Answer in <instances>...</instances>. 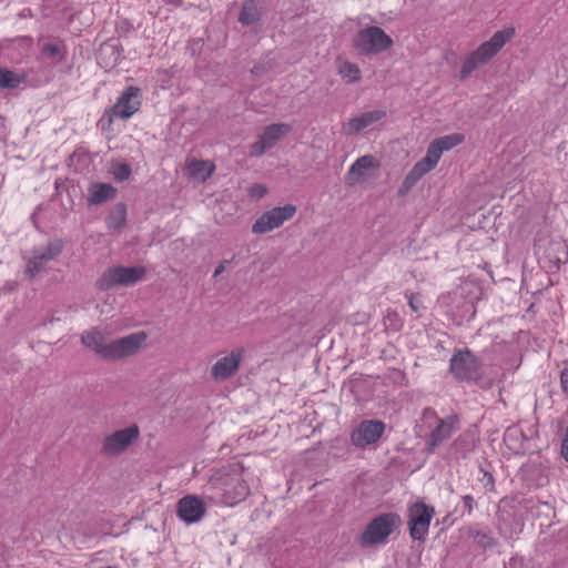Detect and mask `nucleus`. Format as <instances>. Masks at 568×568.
I'll use <instances>...</instances> for the list:
<instances>
[{
  "instance_id": "obj_10",
  "label": "nucleus",
  "mask_w": 568,
  "mask_h": 568,
  "mask_svg": "<svg viewBox=\"0 0 568 568\" xmlns=\"http://www.w3.org/2000/svg\"><path fill=\"white\" fill-rule=\"evenodd\" d=\"M140 108L141 89L130 85L121 93L110 110L105 112L104 116L108 115V124L110 125L113 121V116L128 120L138 112Z\"/></svg>"
},
{
  "instance_id": "obj_11",
  "label": "nucleus",
  "mask_w": 568,
  "mask_h": 568,
  "mask_svg": "<svg viewBox=\"0 0 568 568\" xmlns=\"http://www.w3.org/2000/svg\"><path fill=\"white\" fill-rule=\"evenodd\" d=\"M296 207L292 204L277 206L264 212L252 225V232L264 234L280 227L285 221L294 216Z\"/></svg>"
},
{
  "instance_id": "obj_26",
  "label": "nucleus",
  "mask_w": 568,
  "mask_h": 568,
  "mask_svg": "<svg viewBox=\"0 0 568 568\" xmlns=\"http://www.w3.org/2000/svg\"><path fill=\"white\" fill-rule=\"evenodd\" d=\"M434 168L427 163L424 159L418 161L413 169L405 176L403 186L406 189H410L414 186L426 173H428Z\"/></svg>"
},
{
  "instance_id": "obj_28",
  "label": "nucleus",
  "mask_w": 568,
  "mask_h": 568,
  "mask_svg": "<svg viewBox=\"0 0 568 568\" xmlns=\"http://www.w3.org/2000/svg\"><path fill=\"white\" fill-rule=\"evenodd\" d=\"M24 81V77L6 68H0V88L17 89Z\"/></svg>"
},
{
  "instance_id": "obj_22",
  "label": "nucleus",
  "mask_w": 568,
  "mask_h": 568,
  "mask_svg": "<svg viewBox=\"0 0 568 568\" xmlns=\"http://www.w3.org/2000/svg\"><path fill=\"white\" fill-rule=\"evenodd\" d=\"M476 439L471 432L462 433L452 444L450 450L457 458H466L475 448Z\"/></svg>"
},
{
  "instance_id": "obj_20",
  "label": "nucleus",
  "mask_w": 568,
  "mask_h": 568,
  "mask_svg": "<svg viewBox=\"0 0 568 568\" xmlns=\"http://www.w3.org/2000/svg\"><path fill=\"white\" fill-rule=\"evenodd\" d=\"M116 189L109 183H94L89 187L88 204L99 205L114 199Z\"/></svg>"
},
{
  "instance_id": "obj_27",
  "label": "nucleus",
  "mask_w": 568,
  "mask_h": 568,
  "mask_svg": "<svg viewBox=\"0 0 568 568\" xmlns=\"http://www.w3.org/2000/svg\"><path fill=\"white\" fill-rule=\"evenodd\" d=\"M214 169L212 163L205 161H193L187 165L190 176L202 182L213 174Z\"/></svg>"
},
{
  "instance_id": "obj_12",
  "label": "nucleus",
  "mask_w": 568,
  "mask_h": 568,
  "mask_svg": "<svg viewBox=\"0 0 568 568\" xmlns=\"http://www.w3.org/2000/svg\"><path fill=\"white\" fill-rule=\"evenodd\" d=\"M386 425L378 419H365L351 433V442L358 448L374 445L382 437Z\"/></svg>"
},
{
  "instance_id": "obj_32",
  "label": "nucleus",
  "mask_w": 568,
  "mask_h": 568,
  "mask_svg": "<svg viewBox=\"0 0 568 568\" xmlns=\"http://www.w3.org/2000/svg\"><path fill=\"white\" fill-rule=\"evenodd\" d=\"M470 536L474 541L483 549L493 548L496 546V539L487 531L473 530Z\"/></svg>"
},
{
  "instance_id": "obj_36",
  "label": "nucleus",
  "mask_w": 568,
  "mask_h": 568,
  "mask_svg": "<svg viewBox=\"0 0 568 568\" xmlns=\"http://www.w3.org/2000/svg\"><path fill=\"white\" fill-rule=\"evenodd\" d=\"M405 297L407 298L408 305L413 312L417 313L423 308V304L418 294L406 292Z\"/></svg>"
},
{
  "instance_id": "obj_30",
  "label": "nucleus",
  "mask_w": 568,
  "mask_h": 568,
  "mask_svg": "<svg viewBox=\"0 0 568 568\" xmlns=\"http://www.w3.org/2000/svg\"><path fill=\"white\" fill-rule=\"evenodd\" d=\"M434 141L439 146L442 152H444V151H448V150L453 149L454 146H457L460 143H463L464 135L460 133H453V134H448V135L435 139Z\"/></svg>"
},
{
  "instance_id": "obj_15",
  "label": "nucleus",
  "mask_w": 568,
  "mask_h": 568,
  "mask_svg": "<svg viewBox=\"0 0 568 568\" xmlns=\"http://www.w3.org/2000/svg\"><path fill=\"white\" fill-rule=\"evenodd\" d=\"M457 415H449L443 418V420H438L428 435L425 448L426 453L428 455L434 454L436 448L450 438L453 433L457 429Z\"/></svg>"
},
{
  "instance_id": "obj_4",
  "label": "nucleus",
  "mask_w": 568,
  "mask_h": 568,
  "mask_svg": "<svg viewBox=\"0 0 568 568\" xmlns=\"http://www.w3.org/2000/svg\"><path fill=\"white\" fill-rule=\"evenodd\" d=\"M449 372L457 381L478 382L484 376L483 362L468 348L457 349L449 359Z\"/></svg>"
},
{
  "instance_id": "obj_18",
  "label": "nucleus",
  "mask_w": 568,
  "mask_h": 568,
  "mask_svg": "<svg viewBox=\"0 0 568 568\" xmlns=\"http://www.w3.org/2000/svg\"><path fill=\"white\" fill-rule=\"evenodd\" d=\"M386 116L385 110H372L367 112H363L357 116L349 119L347 122L343 123L342 132L345 135H355L359 133L362 130L367 126L381 121Z\"/></svg>"
},
{
  "instance_id": "obj_33",
  "label": "nucleus",
  "mask_w": 568,
  "mask_h": 568,
  "mask_svg": "<svg viewBox=\"0 0 568 568\" xmlns=\"http://www.w3.org/2000/svg\"><path fill=\"white\" fill-rule=\"evenodd\" d=\"M443 152L439 146L432 141L428 145L426 155L423 158L427 163H429L433 168H435L442 156Z\"/></svg>"
},
{
  "instance_id": "obj_40",
  "label": "nucleus",
  "mask_w": 568,
  "mask_h": 568,
  "mask_svg": "<svg viewBox=\"0 0 568 568\" xmlns=\"http://www.w3.org/2000/svg\"><path fill=\"white\" fill-rule=\"evenodd\" d=\"M267 190L263 185H255L252 187V195L262 197L266 194Z\"/></svg>"
},
{
  "instance_id": "obj_9",
  "label": "nucleus",
  "mask_w": 568,
  "mask_h": 568,
  "mask_svg": "<svg viewBox=\"0 0 568 568\" xmlns=\"http://www.w3.org/2000/svg\"><path fill=\"white\" fill-rule=\"evenodd\" d=\"M64 243L61 239H53L45 245L34 247L32 256L28 260L24 273L29 277H34L45 265L57 258L63 251Z\"/></svg>"
},
{
  "instance_id": "obj_25",
  "label": "nucleus",
  "mask_w": 568,
  "mask_h": 568,
  "mask_svg": "<svg viewBox=\"0 0 568 568\" xmlns=\"http://www.w3.org/2000/svg\"><path fill=\"white\" fill-rule=\"evenodd\" d=\"M261 18V10L255 0L244 1L241 12L239 14V21L244 26L253 24Z\"/></svg>"
},
{
  "instance_id": "obj_16",
  "label": "nucleus",
  "mask_w": 568,
  "mask_h": 568,
  "mask_svg": "<svg viewBox=\"0 0 568 568\" xmlns=\"http://www.w3.org/2000/svg\"><path fill=\"white\" fill-rule=\"evenodd\" d=\"M243 348H236L231 352L230 355L217 359L211 367V376L213 379L223 382L232 377L240 367L243 358Z\"/></svg>"
},
{
  "instance_id": "obj_23",
  "label": "nucleus",
  "mask_w": 568,
  "mask_h": 568,
  "mask_svg": "<svg viewBox=\"0 0 568 568\" xmlns=\"http://www.w3.org/2000/svg\"><path fill=\"white\" fill-rule=\"evenodd\" d=\"M109 230L119 231L126 223V205L122 202L116 203L105 219Z\"/></svg>"
},
{
  "instance_id": "obj_31",
  "label": "nucleus",
  "mask_w": 568,
  "mask_h": 568,
  "mask_svg": "<svg viewBox=\"0 0 568 568\" xmlns=\"http://www.w3.org/2000/svg\"><path fill=\"white\" fill-rule=\"evenodd\" d=\"M339 74L347 83H354L361 80V70L352 62H344L339 69Z\"/></svg>"
},
{
  "instance_id": "obj_13",
  "label": "nucleus",
  "mask_w": 568,
  "mask_h": 568,
  "mask_svg": "<svg viewBox=\"0 0 568 568\" xmlns=\"http://www.w3.org/2000/svg\"><path fill=\"white\" fill-rule=\"evenodd\" d=\"M140 435L139 427L131 425L106 436L101 452L106 456H116L124 452Z\"/></svg>"
},
{
  "instance_id": "obj_35",
  "label": "nucleus",
  "mask_w": 568,
  "mask_h": 568,
  "mask_svg": "<svg viewBox=\"0 0 568 568\" xmlns=\"http://www.w3.org/2000/svg\"><path fill=\"white\" fill-rule=\"evenodd\" d=\"M112 174L116 181L123 182L130 178L131 168L126 163H116L113 166Z\"/></svg>"
},
{
  "instance_id": "obj_3",
  "label": "nucleus",
  "mask_w": 568,
  "mask_h": 568,
  "mask_svg": "<svg viewBox=\"0 0 568 568\" xmlns=\"http://www.w3.org/2000/svg\"><path fill=\"white\" fill-rule=\"evenodd\" d=\"M209 489L213 490L212 498L226 505L234 506L244 500L250 493L248 485L237 475L215 474L209 480Z\"/></svg>"
},
{
  "instance_id": "obj_5",
  "label": "nucleus",
  "mask_w": 568,
  "mask_h": 568,
  "mask_svg": "<svg viewBox=\"0 0 568 568\" xmlns=\"http://www.w3.org/2000/svg\"><path fill=\"white\" fill-rule=\"evenodd\" d=\"M400 518L394 513L381 514L371 520L359 536L363 547L385 544L388 536L398 527Z\"/></svg>"
},
{
  "instance_id": "obj_17",
  "label": "nucleus",
  "mask_w": 568,
  "mask_h": 568,
  "mask_svg": "<svg viewBox=\"0 0 568 568\" xmlns=\"http://www.w3.org/2000/svg\"><path fill=\"white\" fill-rule=\"evenodd\" d=\"M178 516L186 524L197 523L205 514L203 501L196 496H185L178 501Z\"/></svg>"
},
{
  "instance_id": "obj_7",
  "label": "nucleus",
  "mask_w": 568,
  "mask_h": 568,
  "mask_svg": "<svg viewBox=\"0 0 568 568\" xmlns=\"http://www.w3.org/2000/svg\"><path fill=\"white\" fill-rule=\"evenodd\" d=\"M146 270L143 266H114L105 270L97 280L99 291H109L115 286H131L142 281Z\"/></svg>"
},
{
  "instance_id": "obj_6",
  "label": "nucleus",
  "mask_w": 568,
  "mask_h": 568,
  "mask_svg": "<svg viewBox=\"0 0 568 568\" xmlns=\"http://www.w3.org/2000/svg\"><path fill=\"white\" fill-rule=\"evenodd\" d=\"M393 39L377 26H371L357 31L353 45L364 55H374L392 48Z\"/></svg>"
},
{
  "instance_id": "obj_29",
  "label": "nucleus",
  "mask_w": 568,
  "mask_h": 568,
  "mask_svg": "<svg viewBox=\"0 0 568 568\" xmlns=\"http://www.w3.org/2000/svg\"><path fill=\"white\" fill-rule=\"evenodd\" d=\"M526 439L523 430L517 426L508 427L504 434V442L510 449L521 448V442Z\"/></svg>"
},
{
  "instance_id": "obj_2",
  "label": "nucleus",
  "mask_w": 568,
  "mask_h": 568,
  "mask_svg": "<svg viewBox=\"0 0 568 568\" xmlns=\"http://www.w3.org/2000/svg\"><path fill=\"white\" fill-rule=\"evenodd\" d=\"M515 37L513 27L496 31L489 40L483 42L476 50L466 55L460 71V80L467 79L473 71L489 63L503 47Z\"/></svg>"
},
{
  "instance_id": "obj_37",
  "label": "nucleus",
  "mask_w": 568,
  "mask_h": 568,
  "mask_svg": "<svg viewBox=\"0 0 568 568\" xmlns=\"http://www.w3.org/2000/svg\"><path fill=\"white\" fill-rule=\"evenodd\" d=\"M423 419L425 423H427L429 426L434 423L437 424L438 420H443V418H439L436 410L432 407H426L423 410Z\"/></svg>"
},
{
  "instance_id": "obj_34",
  "label": "nucleus",
  "mask_w": 568,
  "mask_h": 568,
  "mask_svg": "<svg viewBox=\"0 0 568 568\" xmlns=\"http://www.w3.org/2000/svg\"><path fill=\"white\" fill-rule=\"evenodd\" d=\"M384 323L386 328L392 329L394 332H398L403 327V321L395 311H388Z\"/></svg>"
},
{
  "instance_id": "obj_14",
  "label": "nucleus",
  "mask_w": 568,
  "mask_h": 568,
  "mask_svg": "<svg viewBox=\"0 0 568 568\" xmlns=\"http://www.w3.org/2000/svg\"><path fill=\"white\" fill-rule=\"evenodd\" d=\"M290 131V125L285 123H273L267 125L257 140L250 146L251 156H262L267 150L276 145L281 138Z\"/></svg>"
},
{
  "instance_id": "obj_39",
  "label": "nucleus",
  "mask_w": 568,
  "mask_h": 568,
  "mask_svg": "<svg viewBox=\"0 0 568 568\" xmlns=\"http://www.w3.org/2000/svg\"><path fill=\"white\" fill-rule=\"evenodd\" d=\"M560 382H561L564 392L568 395V368H566L561 372Z\"/></svg>"
},
{
  "instance_id": "obj_1",
  "label": "nucleus",
  "mask_w": 568,
  "mask_h": 568,
  "mask_svg": "<svg viewBox=\"0 0 568 568\" xmlns=\"http://www.w3.org/2000/svg\"><path fill=\"white\" fill-rule=\"evenodd\" d=\"M146 338V333L141 331L121 338L108 341L104 334L97 327L84 331L81 334L82 345L93 351L100 358L109 362H115L134 355Z\"/></svg>"
},
{
  "instance_id": "obj_41",
  "label": "nucleus",
  "mask_w": 568,
  "mask_h": 568,
  "mask_svg": "<svg viewBox=\"0 0 568 568\" xmlns=\"http://www.w3.org/2000/svg\"><path fill=\"white\" fill-rule=\"evenodd\" d=\"M225 270L224 262L219 264L217 267L214 271V276L216 277Z\"/></svg>"
},
{
  "instance_id": "obj_42",
  "label": "nucleus",
  "mask_w": 568,
  "mask_h": 568,
  "mask_svg": "<svg viewBox=\"0 0 568 568\" xmlns=\"http://www.w3.org/2000/svg\"><path fill=\"white\" fill-rule=\"evenodd\" d=\"M165 2L174 6H180L182 4L183 0H165Z\"/></svg>"
},
{
  "instance_id": "obj_8",
  "label": "nucleus",
  "mask_w": 568,
  "mask_h": 568,
  "mask_svg": "<svg viewBox=\"0 0 568 568\" xmlns=\"http://www.w3.org/2000/svg\"><path fill=\"white\" fill-rule=\"evenodd\" d=\"M435 515V508L419 500L412 504L407 510L409 536L413 540L424 542L428 535L429 525Z\"/></svg>"
},
{
  "instance_id": "obj_43",
  "label": "nucleus",
  "mask_w": 568,
  "mask_h": 568,
  "mask_svg": "<svg viewBox=\"0 0 568 568\" xmlns=\"http://www.w3.org/2000/svg\"><path fill=\"white\" fill-rule=\"evenodd\" d=\"M485 476L487 477V480L489 483H494V477H493V475L490 473H485Z\"/></svg>"
},
{
  "instance_id": "obj_24",
  "label": "nucleus",
  "mask_w": 568,
  "mask_h": 568,
  "mask_svg": "<svg viewBox=\"0 0 568 568\" xmlns=\"http://www.w3.org/2000/svg\"><path fill=\"white\" fill-rule=\"evenodd\" d=\"M67 45L62 40L45 42L41 47V54L47 59H57V63L67 58Z\"/></svg>"
},
{
  "instance_id": "obj_19",
  "label": "nucleus",
  "mask_w": 568,
  "mask_h": 568,
  "mask_svg": "<svg viewBox=\"0 0 568 568\" xmlns=\"http://www.w3.org/2000/svg\"><path fill=\"white\" fill-rule=\"evenodd\" d=\"M378 163L373 155H363L358 158L346 173L345 180L348 185H354L366 175L369 169L378 168Z\"/></svg>"
},
{
  "instance_id": "obj_38",
  "label": "nucleus",
  "mask_w": 568,
  "mask_h": 568,
  "mask_svg": "<svg viewBox=\"0 0 568 568\" xmlns=\"http://www.w3.org/2000/svg\"><path fill=\"white\" fill-rule=\"evenodd\" d=\"M463 505H464V513L467 515H470L474 510L475 499L471 495H464L462 497Z\"/></svg>"
},
{
  "instance_id": "obj_21",
  "label": "nucleus",
  "mask_w": 568,
  "mask_h": 568,
  "mask_svg": "<svg viewBox=\"0 0 568 568\" xmlns=\"http://www.w3.org/2000/svg\"><path fill=\"white\" fill-rule=\"evenodd\" d=\"M123 49L116 43H103L100 47L98 59L104 68H114L122 58Z\"/></svg>"
}]
</instances>
